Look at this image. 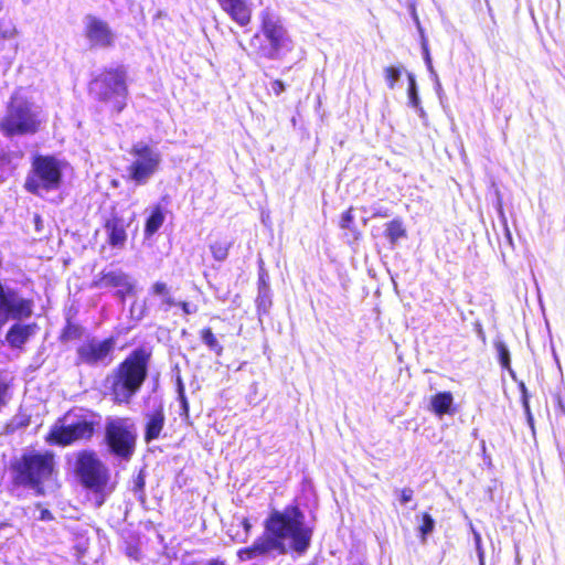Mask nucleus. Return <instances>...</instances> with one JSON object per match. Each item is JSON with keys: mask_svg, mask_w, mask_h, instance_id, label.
<instances>
[{"mask_svg": "<svg viewBox=\"0 0 565 565\" xmlns=\"http://www.w3.org/2000/svg\"><path fill=\"white\" fill-rule=\"evenodd\" d=\"M494 347L498 352L499 362L502 369L508 370L510 373H512L511 358L508 347L502 341H495Z\"/></svg>", "mask_w": 565, "mask_h": 565, "instance_id": "393cba45", "label": "nucleus"}, {"mask_svg": "<svg viewBox=\"0 0 565 565\" xmlns=\"http://www.w3.org/2000/svg\"><path fill=\"white\" fill-rule=\"evenodd\" d=\"M178 392H179V397L181 398L183 407H186V401H185L184 396L182 395V385H181L180 381H179Z\"/></svg>", "mask_w": 565, "mask_h": 565, "instance_id": "4c0bfd02", "label": "nucleus"}, {"mask_svg": "<svg viewBox=\"0 0 565 565\" xmlns=\"http://www.w3.org/2000/svg\"><path fill=\"white\" fill-rule=\"evenodd\" d=\"M127 223L124 218L113 216L106 222L105 230L108 235V242L113 247H122L127 241Z\"/></svg>", "mask_w": 565, "mask_h": 565, "instance_id": "a211bd4d", "label": "nucleus"}, {"mask_svg": "<svg viewBox=\"0 0 565 565\" xmlns=\"http://www.w3.org/2000/svg\"><path fill=\"white\" fill-rule=\"evenodd\" d=\"M38 327L35 323L21 324L14 323L7 332L6 340L13 349H21L29 339L35 333Z\"/></svg>", "mask_w": 565, "mask_h": 565, "instance_id": "f3484780", "label": "nucleus"}, {"mask_svg": "<svg viewBox=\"0 0 565 565\" xmlns=\"http://www.w3.org/2000/svg\"><path fill=\"white\" fill-rule=\"evenodd\" d=\"M408 98L412 106H419V97L417 95L416 82L415 77L412 74H408Z\"/></svg>", "mask_w": 565, "mask_h": 565, "instance_id": "c756f323", "label": "nucleus"}, {"mask_svg": "<svg viewBox=\"0 0 565 565\" xmlns=\"http://www.w3.org/2000/svg\"><path fill=\"white\" fill-rule=\"evenodd\" d=\"M242 526L244 527L246 533H249V531L252 529V524H250V522H249V520L247 518H244L242 520Z\"/></svg>", "mask_w": 565, "mask_h": 565, "instance_id": "e433bc0d", "label": "nucleus"}, {"mask_svg": "<svg viewBox=\"0 0 565 565\" xmlns=\"http://www.w3.org/2000/svg\"><path fill=\"white\" fill-rule=\"evenodd\" d=\"M384 76L390 89L395 87L397 79L401 76V68L396 66H387L384 68Z\"/></svg>", "mask_w": 565, "mask_h": 565, "instance_id": "cd10ccee", "label": "nucleus"}, {"mask_svg": "<svg viewBox=\"0 0 565 565\" xmlns=\"http://www.w3.org/2000/svg\"><path fill=\"white\" fill-rule=\"evenodd\" d=\"M182 309H183L186 313H189V312H190L189 307H188V303H185V302H183V303H182Z\"/></svg>", "mask_w": 565, "mask_h": 565, "instance_id": "ea45409f", "label": "nucleus"}, {"mask_svg": "<svg viewBox=\"0 0 565 565\" xmlns=\"http://www.w3.org/2000/svg\"><path fill=\"white\" fill-rule=\"evenodd\" d=\"M413 497H414V491L411 488H403L399 491V502L402 504H406L409 501H412Z\"/></svg>", "mask_w": 565, "mask_h": 565, "instance_id": "2f4dec72", "label": "nucleus"}, {"mask_svg": "<svg viewBox=\"0 0 565 565\" xmlns=\"http://www.w3.org/2000/svg\"><path fill=\"white\" fill-rule=\"evenodd\" d=\"M257 289H258V292L270 291L269 285H268V275L264 268L263 260L259 262Z\"/></svg>", "mask_w": 565, "mask_h": 565, "instance_id": "c85d7f7f", "label": "nucleus"}, {"mask_svg": "<svg viewBox=\"0 0 565 565\" xmlns=\"http://www.w3.org/2000/svg\"><path fill=\"white\" fill-rule=\"evenodd\" d=\"M40 109L17 92L11 97L0 130L7 136L34 134L40 126Z\"/></svg>", "mask_w": 565, "mask_h": 565, "instance_id": "39448f33", "label": "nucleus"}, {"mask_svg": "<svg viewBox=\"0 0 565 565\" xmlns=\"http://www.w3.org/2000/svg\"><path fill=\"white\" fill-rule=\"evenodd\" d=\"M90 93L97 99L110 104L117 113L121 111L127 95L124 70L111 68L102 73L90 83Z\"/></svg>", "mask_w": 565, "mask_h": 565, "instance_id": "1a4fd4ad", "label": "nucleus"}, {"mask_svg": "<svg viewBox=\"0 0 565 565\" xmlns=\"http://www.w3.org/2000/svg\"><path fill=\"white\" fill-rule=\"evenodd\" d=\"M259 29L249 39L250 54L258 58L279 60L292 50V41L282 21L268 11L259 15Z\"/></svg>", "mask_w": 565, "mask_h": 565, "instance_id": "f03ea898", "label": "nucleus"}, {"mask_svg": "<svg viewBox=\"0 0 565 565\" xmlns=\"http://www.w3.org/2000/svg\"><path fill=\"white\" fill-rule=\"evenodd\" d=\"M221 9L237 25L245 28L252 23L253 11L246 0H216Z\"/></svg>", "mask_w": 565, "mask_h": 565, "instance_id": "2eb2a0df", "label": "nucleus"}, {"mask_svg": "<svg viewBox=\"0 0 565 565\" xmlns=\"http://www.w3.org/2000/svg\"><path fill=\"white\" fill-rule=\"evenodd\" d=\"M206 565H224V562L218 561V559H212V561L207 562Z\"/></svg>", "mask_w": 565, "mask_h": 565, "instance_id": "58836bf2", "label": "nucleus"}, {"mask_svg": "<svg viewBox=\"0 0 565 565\" xmlns=\"http://www.w3.org/2000/svg\"><path fill=\"white\" fill-rule=\"evenodd\" d=\"M96 424L95 414L82 408L72 409L51 428L47 441L67 446L77 440L89 439Z\"/></svg>", "mask_w": 565, "mask_h": 565, "instance_id": "20e7f679", "label": "nucleus"}, {"mask_svg": "<svg viewBox=\"0 0 565 565\" xmlns=\"http://www.w3.org/2000/svg\"><path fill=\"white\" fill-rule=\"evenodd\" d=\"M435 527V520L428 512L422 513V524L419 525V534L422 537V541L426 540V536L433 532Z\"/></svg>", "mask_w": 565, "mask_h": 565, "instance_id": "bb28decb", "label": "nucleus"}, {"mask_svg": "<svg viewBox=\"0 0 565 565\" xmlns=\"http://www.w3.org/2000/svg\"><path fill=\"white\" fill-rule=\"evenodd\" d=\"M519 388L521 391V399H522V404L525 408V411L527 413H530V404H529V394H527V390H526V386L523 382H521L519 384Z\"/></svg>", "mask_w": 565, "mask_h": 565, "instance_id": "473e14b6", "label": "nucleus"}, {"mask_svg": "<svg viewBox=\"0 0 565 565\" xmlns=\"http://www.w3.org/2000/svg\"><path fill=\"white\" fill-rule=\"evenodd\" d=\"M353 221H354L353 207H349L341 215V220H340L341 228H344V230L351 228V225H352Z\"/></svg>", "mask_w": 565, "mask_h": 565, "instance_id": "7c9ffc66", "label": "nucleus"}, {"mask_svg": "<svg viewBox=\"0 0 565 565\" xmlns=\"http://www.w3.org/2000/svg\"><path fill=\"white\" fill-rule=\"evenodd\" d=\"M130 312L137 319H141L143 317V313H145V305L143 303L134 302L132 306H131Z\"/></svg>", "mask_w": 565, "mask_h": 565, "instance_id": "72a5a7b5", "label": "nucleus"}, {"mask_svg": "<svg viewBox=\"0 0 565 565\" xmlns=\"http://www.w3.org/2000/svg\"><path fill=\"white\" fill-rule=\"evenodd\" d=\"M285 84L280 79L271 82V90L276 96H279L285 90Z\"/></svg>", "mask_w": 565, "mask_h": 565, "instance_id": "f704fd0d", "label": "nucleus"}, {"mask_svg": "<svg viewBox=\"0 0 565 565\" xmlns=\"http://www.w3.org/2000/svg\"><path fill=\"white\" fill-rule=\"evenodd\" d=\"M115 349L114 339H106L103 341L93 339L83 343L78 350V360L81 363L89 365H106L113 360V352Z\"/></svg>", "mask_w": 565, "mask_h": 565, "instance_id": "f8f14e48", "label": "nucleus"}, {"mask_svg": "<svg viewBox=\"0 0 565 565\" xmlns=\"http://www.w3.org/2000/svg\"><path fill=\"white\" fill-rule=\"evenodd\" d=\"M428 409L439 418L445 415H452L456 412L452 393L450 391H443L431 395Z\"/></svg>", "mask_w": 565, "mask_h": 565, "instance_id": "dca6fc26", "label": "nucleus"}, {"mask_svg": "<svg viewBox=\"0 0 565 565\" xmlns=\"http://www.w3.org/2000/svg\"><path fill=\"white\" fill-rule=\"evenodd\" d=\"M273 306L270 291L258 292L256 298V310L257 315L264 316L269 312L270 307Z\"/></svg>", "mask_w": 565, "mask_h": 565, "instance_id": "a878e982", "label": "nucleus"}, {"mask_svg": "<svg viewBox=\"0 0 565 565\" xmlns=\"http://www.w3.org/2000/svg\"><path fill=\"white\" fill-rule=\"evenodd\" d=\"M303 513L298 504L285 507L282 511L274 510L264 521V533L248 546L241 548V561L252 559L270 552L286 554V539H291V547L298 554L305 553L311 542L312 531L303 524Z\"/></svg>", "mask_w": 565, "mask_h": 565, "instance_id": "f257e3e1", "label": "nucleus"}, {"mask_svg": "<svg viewBox=\"0 0 565 565\" xmlns=\"http://www.w3.org/2000/svg\"><path fill=\"white\" fill-rule=\"evenodd\" d=\"M71 330H72V327H71V326H68V328H67V329H66V331H65V334H70V333H71Z\"/></svg>", "mask_w": 565, "mask_h": 565, "instance_id": "a19ab883", "label": "nucleus"}, {"mask_svg": "<svg viewBox=\"0 0 565 565\" xmlns=\"http://www.w3.org/2000/svg\"><path fill=\"white\" fill-rule=\"evenodd\" d=\"M164 215L159 207H156L146 222L145 235L150 237L153 235L163 224Z\"/></svg>", "mask_w": 565, "mask_h": 565, "instance_id": "4be33fe9", "label": "nucleus"}, {"mask_svg": "<svg viewBox=\"0 0 565 565\" xmlns=\"http://www.w3.org/2000/svg\"><path fill=\"white\" fill-rule=\"evenodd\" d=\"M96 288H116V295L124 301L126 295L135 289L130 277L120 269L105 271L94 281Z\"/></svg>", "mask_w": 565, "mask_h": 565, "instance_id": "4468645a", "label": "nucleus"}, {"mask_svg": "<svg viewBox=\"0 0 565 565\" xmlns=\"http://www.w3.org/2000/svg\"><path fill=\"white\" fill-rule=\"evenodd\" d=\"M84 33L92 47H107L115 40L108 23L95 15L84 18Z\"/></svg>", "mask_w": 565, "mask_h": 565, "instance_id": "ddd939ff", "label": "nucleus"}, {"mask_svg": "<svg viewBox=\"0 0 565 565\" xmlns=\"http://www.w3.org/2000/svg\"><path fill=\"white\" fill-rule=\"evenodd\" d=\"M63 163L51 156H35L32 161V169L29 172L24 188L30 193L44 196L55 191L62 183Z\"/></svg>", "mask_w": 565, "mask_h": 565, "instance_id": "0eeeda50", "label": "nucleus"}, {"mask_svg": "<svg viewBox=\"0 0 565 565\" xmlns=\"http://www.w3.org/2000/svg\"><path fill=\"white\" fill-rule=\"evenodd\" d=\"M132 154L135 160L129 168L130 177L137 183L142 184L158 169L160 157L158 152L142 143L134 146Z\"/></svg>", "mask_w": 565, "mask_h": 565, "instance_id": "9b49d317", "label": "nucleus"}, {"mask_svg": "<svg viewBox=\"0 0 565 565\" xmlns=\"http://www.w3.org/2000/svg\"><path fill=\"white\" fill-rule=\"evenodd\" d=\"M17 483L39 490L42 482L47 480L54 469L53 456L49 452H25L13 465Z\"/></svg>", "mask_w": 565, "mask_h": 565, "instance_id": "6e6552de", "label": "nucleus"}, {"mask_svg": "<svg viewBox=\"0 0 565 565\" xmlns=\"http://www.w3.org/2000/svg\"><path fill=\"white\" fill-rule=\"evenodd\" d=\"M162 426H163V417L161 416V414H153L149 420H148V424H147V427H146V440L149 443L151 441L152 439H156L161 429H162Z\"/></svg>", "mask_w": 565, "mask_h": 565, "instance_id": "5701e85b", "label": "nucleus"}, {"mask_svg": "<svg viewBox=\"0 0 565 565\" xmlns=\"http://www.w3.org/2000/svg\"><path fill=\"white\" fill-rule=\"evenodd\" d=\"M200 337L203 343L217 356H221L223 354L224 348L218 342L216 335L214 334L210 327L203 328L200 332Z\"/></svg>", "mask_w": 565, "mask_h": 565, "instance_id": "412c9836", "label": "nucleus"}, {"mask_svg": "<svg viewBox=\"0 0 565 565\" xmlns=\"http://www.w3.org/2000/svg\"><path fill=\"white\" fill-rule=\"evenodd\" d=\"M232 244L225 239L215 241L210 245L212 256L217 262H223L227 258Z\"/></svg>", "mask_w": 565, "mask_h": 565, "instance_id": "b1692460", "label": "nucleus"}, {"mask_svg": "<svg viewBox=\"0 0 565 565\" xmlns=\"http://www.w3.org/2000/svg\"><path fill=\"white\" fill-rule=\"evenodd\" d=\"M153 299L158 302L161 310L167 311L173 307V299L169 296L166 284L157 282L153 286Z\"/></svg>", "mask_w": 565, "mask_h": 565, "instance_id": "aec40b11", "label": "nucleus"}, {"mask_svg": "<svg viewBox=\"0 0 565 565\" xmlns=\"http://www.w3.org/2000/svg\"><path fill=\"white\" fill-rule=\"evenodd\" d=\"M147 373V354L139 350L130 354L111 376V393L118 403H127L140 388Z\"/></svg>", "mask_w": 565, "mask_h": 565, "instance_id": "7ed1b4c3", "label": "nucleus"}, {"mask_svg": "<svg viewBox=\"0 0 565 565\" xmlns=\"http://www.w3.org/2000/svg\"><path fill=\"white\" fill-rule=\"evenodd\" d=\"M384 236L392 246H395L399 239L407 237V230L401 217H395L385 224Z\"/></svg>", "mask_w": 565, "mask_h": 565, "instance_id": "6ab92c4d", "label": "nucleus"}, {"mask_svg": "<svg viewBox=\"0 0 565 565\" xmlns=\"http://www.w3.org/2000/svg\"><path fill=\"white\" fill-rule=\"evenodd\" d=\"M49 512L47 511H43L42 512V519H45V516H47Z\"/></svg>", "mask_w": 565, "mask_h": 565, "instance_id": "79ce46f5", "label": "nucleus"}, {"mask_svg": "<svg viewBox=\"0 0 565 565\" xmlns=\"http://www.w3.org/2000/svg\"><path fill=\"white\" fill-rule=\"evenodd\" d=\"M75 471L85 488L94 494L96 507H100L111 493L108 468L93 452L83 451L78 455Z\"/></svg>", "mask_w": 565, "mask_h": 565, "instance_id": "423d86ee", "label": "nucleus"}, {"mask_svg": "<svg viewBox=\"0 0 565 565\" xmlns=\"http://www.w3.org/2000/svg\"><path fill=\"white\" fill-rule=\"evenodd\" d=\"M106 438L115 455L128 459L135 449V425L129 419H111L106 425Z\"/></svg>", "mask_w": 565, "mask_h": 565, "instance_id": "9d476101", "label": "nucleus"}, {"mask_svg": "<svg viewBox=\"0 0 565 565\" xmlns=\"http://www.w3.org/2000/svg\"><path fill=\"white\" fill-rule=\"evenodd\" d=\"M388 216H391V212L388 209H384V207L376 209L372 213V217H374V218H386Z\"/></svg>", "mask_w": 565, "mask_h": 565, "instance_id": "c9c22d12", "label": "nucleus"}]
</instances>
